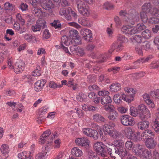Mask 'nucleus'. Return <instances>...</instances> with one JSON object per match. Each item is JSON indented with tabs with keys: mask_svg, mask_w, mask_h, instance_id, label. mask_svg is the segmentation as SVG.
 I'll return each instance as SVG.
<instances>
[{
	"mask_svg": "<svg viewBox=\"0 0 159 159\" xmlns=\"http://www.w3.org/2000/svg\"><path fill=\"white\" fill-rule=\"evenodd\" d=\"M113 147L114 145L113 144H108V146H107L101 142H97L93 145L94 150L102 157H107V152L110 155Z\"/></svg>",
	"mask_w": 159,
	"mask_h": 159,
	"instance_id": "1",
	"label": "nucleus"
},
{
	"mask_svg": "<svg viewBox=\"0 0 159 159\" xmlns=\"http://www.w3.org/2000/svg\"><path fill=\"white\" fill-rule=\"evenodd\" d=\"M119 15L123 16L125 20L132 25H134V22L139 19L138 13L134 10L129 11L128 13H127L125 11L121 10L119 12Z\"/></svg>",
	"mask_w": 159,
	"mask_h": 159,
	"instance_id": "2",
	"label": "nucleus"
},
{
	"mask_svg": "<svg viewBox=\"0 0 159 159\" xmlns=\"http://www.w3.org/2000/svg\"><path fill=\"white\" fill-rule=\"evenodd\" d=\"M126 94H122L123 100L126 102L130 103L134 100V97L135 94V91L132 88L125 87L124 89Z\"/></svg>",
	"mask_w": 159,
	"mask_h": 159,
	"instance_id": "3",
	"label": "nucleus"
},
{
	"mask_svg": "<svg viewBox=\"0 0 159 159\" xmlns=\"http://www.w3.org/2000/svg\"><path fill=\"white\" fill-rule=\"evenodd\" d=\"M137 111L138 112V116L142 120L145 119L147 116H150V112L147 107L144 104H140L138 106Z\"/></svg>",
	"mask_w": 159,
	"mask_h": 159,
	"instance_id": "4",
	"label": "nucleus"
},
{
	"mask_svg": "<svg viewBox=\"0 0 159 159\" xmlns=\"http://www.w3.org/2000/svg\"><path fill=\"white\" fill-rule=\"evenodd\" d=\"M109 92L106 91H100L98 92V95L99 96H102L100 101L102 105L110 103L112 102L111 98L109 96Z\"/></svg>",
	"mask_w": 159,
	"mask_h": 159,
	"instance_id": "5",
	"label": "nucleus"
},
{
	"mask_svg": "<svg viewBox=\"0 0 159 159\" xmlns=\"http://www.w3.org/2000/svg\"><path fill=\"white\" fill-rule=\"evenodd\" d=\"M121 123L125 126H132L135 124L134 118L126 115H123L120 117Z\"/></svg>",
	"mask_w": 159,
	"mask_h": 159,
	"instance_id": "6",
	"label": "nucleus"
},
{
	"mask_svg": "<svg viewBox=\"0 0 159 159\" xmlns=\"http://www.w3.org/2000/svg\"><path fill=\"white\" fill-rule=\"evenodd\" d=\"M46 22L44 21H37L35 25L31 26V29L33 32L40 31L41 29H44L46 27Z\"/></svg>",
	"mask_w": 159,
	"mask_h": 159,
	"instance_id": "7",
	"label": "nucleus"
},
{
	"mask_svg": "<svg viewBox=\"0 0 159 159\" xmlns=\"http://www.w3.org/2000/svg\"><path fill=\"white\" fill-rule=\"evenodd\" d=\"M77 145L82 147H88L89 146L90 141L86 138H79L75 140Z\"/></svg>",
	"mask_w": 159,
	"mask_h": 159,
	"instance_id": "8",
	"label": "nucleus"
},
{
	"mask_svg": "<svg viewBox=\"0 0 159 159\" xmlns=\"http://www.w3.org/2000/svg\"><path fill=\"white\" fill-rule=\"evenodd\" d=\"M25 62L22 60H19L15 64V68L14 71L16 73L21 72L25 69Z\"/></svg>",
	"mask_w": 159,
	"mask_h": 159,
	"instance_id": "9",
	"label": "nucleus"
},
{
	"mask_svg": "<svg viewBox=\"0 0 159 159\" xmlns=\"http://www.w3.org/2000/svg\"><path fill=\"white\" fill-rule=\"evenodd\" d=\"M71 11V8H62L59 11L60 14L64 16L67 20H70L71 18V16L70 15V12Z\"/></svg>",
	"mask_w": 159,
	"mask_h": 159,
	"instance_id": "10",
	"label": "nucleus"
},
{
	"mask_svg": "<svg viewBox=\"0 0 159 159\" xmlns=\"http://www.w3.org/2000/svg\"><path fill=\"white\" fill-rule=\"evenodd\" d=\"M144 101L148 105V107L153 108L155 107V104L153 102L151 99L150 96L147 93H145L143 95Z\"/></svg>",
	"mask_w": 159,
	"mask_h": 159,
	"instance_id": "11",
	"label": "nucleus"
},
{
	"mask_svg": "<svg viewBox=\"0 0 159 159\" xmlns=\"http://www.w3.org/2000/svg\"><path fill=\"white\" fill-rule=\"evenodd\" d=\"M121 30L123 33L125 34L132 35L135 33V30L134 28L129 25L123 26L121 29Z\"/></svg>",
	"mask_w": 159,
	"mask_h": 159,
	"instance_id": "12",
	"label": "nucleus"
},
{
	"mask_svg": "<svg viewBox=\"0 0 159 159\" xmlns=\"http://www.w3.org/2000/svg\"><path fill=\"white\" fill-rule=\"evenodd\" d=\"M51 133V131L49 130L44 132L39 139V143L42 144H44L45 142L47 140L48 137Z\"/></svg>",
	"mask_w": 159,
	"mask_h": 159,
	"instance_id": "13",
	"label": "nucleus"
},
{
	"mask_svg": "<svg viewBox=\"0 0 159 159\" xmlns=\"http://www.w3.org/2000/svg\"><path fill=\"white\" fill-rule=\"evenodd\" d=\"M50 149V147L47 146L45 148L44 151L39 152L36 156V159H44L47 156V152L49 151Z\"/></svg>",
	"mask_w": 159,
	"mask_h": 159,
	"instance_id": "14",
	"label": "nucleus"
},
{
	"mask_svg": "<svg viewBox=\"0 0 159 159\" xmlns=\"http://www.w3.org/2000/svg\"><path fill=\"white\" fill-rule=\"evenodd\" d=\"M45 84V82L43 80H38L34 84L35 90L36 92L41 91Z\"/></svg>",
	"mask_w": 159,
	"mask_h": 159,
	"instance_id": "15",
	"label": "nucleus"
},
{
	"mask_svg": "<svg viewBox=\"0 0 159 159\" xmlns=\"http://www.w3.org/2000/svg\"><path fill=\"white\" fill-rule=\"evenodd\" d=\"M146 139L147 140L145 144L147 148L150 149L155 148L157 144V143L155 142L153 138Z\"/></svg>",
	"mask_w": 159,
	"mask_h": 159,
	"instance_id": "16",
	"label": "nucleus"
},
{
	"mask_svg": "<svg viewBox=\"0 0 159 159\" xmlns=\"http://www.w3.org/2000/svg\"><path fill=\"white\" fill-rule=\"evenodd\" d=\"M154 136V133L151 130H146L141 135V136L144 140L146 139L153 138Z\"/></svg>",
	"mask_w": 159,
	"mask_h": 159,
	"instance_id": "17",
	"label": "nucleus"
},
{
	"mask_svg": "<svg viewBox=\"0 0 159 159\" xmlns=\"http://www.w3.org/2000/svg\"><path fill=\"white\" fill-rule=\"evenodd\" d=\"M93 120L97 122H102L104 123L107 122L106 119L101 114L98 113L93 115Z\"/></svg>",
	"mask_w": 159,
	"mask_h": 159,
	"instance_id": "18",
	"label": "nucleus"
},
{
	"mask_svg": "<svg viewBox=\"0 0 159 159\" xmlns=\"http://www.w3.org/2000/svg\"><path fill=\"white\" fill-rule=\"evenodd\" d=\"M71 154L74 156L80 157L83 155V152L78 148L74 147L71 150Z\"/></svg>",
	"mask_w": 159,
	"mask_h": 159,
	"instance_id": "19",
	"label": "nucleus"
},
{
	"mask_svg": "<svg viewBox=\"0 0 159 159\" xmlns=\"http://www.w3.org/2000/svg\"><path fill=\"white\" fill-rule=\"evenodd\" d=\"M110 88L111 92H115L119 91L121 88L120 84L117 83L111 84Z\"/></svg>",
	"mask_w": 159,
	"mask_h": 159,
	"instance_id": "20",
	"label": "nucleus"
},
{
	"mask_svg": "<svg viewBox=\"0 0 159 159\" xmlns=\"http://www.w3.org/2000/svg\"><path fill=\"white\" fill-rule=\"evenodd\" d=\"M149 124V122L148 121L140 122L138 124V128L139 129L143 130L148 128Z\"/></svg>",
	"mask_w": 159,
	"mask_h": 159,
	"instance_id": "21",
	"label": "nucleus"
},
{
	"mask_svg": "<svg viewBox=\"0 0 159 159\" xmlns=\"http://www.w3.org/2000/svg\"><path fill=\"white\" fill-rule=\"evenodd\" d=\"M79 21V23L85 26L89 27L91 26L93 24L92 22L88 19L84 18Z\"/></svg>",
	"mask_w": 159,
	"mask_h": 159,
	"instance_id": "22",
	"label": "nucleus"
},
{
	"mask_svg": "<svg viewBox=\"0 0 159 159\" xmlns=\"http://www.w3.org/2000/svg\"><path fill=\"white\" fill-rule=\"evenodd\" d=\"M78 11L80 13L85 16H88L90 14L89 8L87 6Z\"/></svg>",
	"mask_w": 159,
	"mask_h": 159,
	"instance_id": "23",
	"label": "nucleus"
},
{
	"mask_svg": "<svg viewBox=\"0 0 159 159\" xmlns=\"http://www.w3.org/2000/svg\"><path fill=\"white\" fill-rule=\"evenodd\" d=\"M130 40L133 43H140L143 40L142 36L140 35H135L130 38Z\"/></svg>",
	"mask_w": 159,
	"mask_h": 159,
	"instance_id": "24",
	"label": "nucleus"
},
{
	"mask_svg": "<svg viewBox=\"0 0 159 159\" xmlns=\"http://www.w3.org/2000/svg\"><path fill=\"white\" fill-rule=\"evenodd\" d=\"M115 148L116 149L118 155H121L124 157L127 154L126 150L124 148V147Z\"/></svg>",
	"mask_w": 159,
	"mask_h": 159,
	"instance_id": "25",
	"label": "nucleus"
},
{
	"mask_svg": "<svg viewBox=\"0 0 159 159\" xmlns=\"http://www.w3.org/2000/svg\"><path fill=\"white\" fill-rule=\"evenodd\" d=\"M146 26L142 23L138 24L136 27L134 29L135 30V33L138 32L146 28Z\"/></svg>",
	"mask_w": 159,
	"mask_h": 159,
	"instance_id": "26",
	"label": "nucleus"
},
{
	"mask_svg": "<svg viewBox=\"0 0 159 159\" xmlns=\"http://www.w3.org/2000/svg\"><path fill=\"white\" fill-rule=\"evenodd\" d=\"M0 150L1 153H5V155L8 154L9 151V146L6 144H2Z\"/></svg>",
	"mask_w": 159,
	"mask_h": 159,
	"instance_id": "27",
	"label": "nucleus"
},
{
	"mask_svg": "<svg viewBox=\"0 0 159 159\" xmlns=\"http://www.w3.org/2000/svg\"><path fill=\"white\" fill-rule=\"evenodd\" d=\"M4 8L5 10H10L12 12H14L15 10L14 6L8 2H6L4 4Z\"/></svg>",
	"mask_w": 159,
	"mask_h": 159,
	"instance_id": "28",
	"label": "nucleus"
},
{
	"mask_svg": "<svg viewBox=\"0 0 159 159\" xmlns=\"http://www.w3.org/2000/svg\"><path fill=\"white\" fill-rule=\"evenodd\" d=\"M111 112L108 116L109 119L111 120H114L117 119L118 116V112L114 110Z\"/></svg>",
	"mask_w": 159,
	"mask_h": 159,
	"instance_id": "29",
	"label": "nucleus"
},
{
	"mask_svg": "<svg viewBox=\"0 0 159 159\" xmlns=\"http://www.w3.org/2000/svg\"><path fill=\"white\" fill-rule=\"evenodd\" d=\"M143 158L148 159L150 158L152 156L151 151L148 149H145L143 152Z\"/></svg>",
	"mask_w": 159,
	"mask_h": 159,
	"instance_id": "30",
	"label": "nucleus"
},
{
	"mask_svg": "<svg viewBox=\"0 0 159 159\" xmlns=\"http://www.w3.org/2000/svg\"><path fill=\"white\" fill-rule=\"evenodd\" d=\"M32 11L33 13L39 18L41 16L42 14V11L37 7H33L32 8Z\"/></svg>",
	"mask_w": 159,
	"mask_h": 159,
	"instance_id": "31",
	"label": "nucleus"
},
{
	"mask_svg": "<svg viewBox=\"0 0 159 159\" xmlns=\"http://www.w3.org/2000/svg\"><path fill=\"white\" fill-rule=\"evenodd\" d=\"M114 128L112 126L108 124H105L103 128L104 132H106L108 134L114 129Z\"/></svg>",
	"mask_w": 159,
	"mask_h": 159,
	"instance_id": "32",
	"label": "nucleus"
},
{
	"mask_svg": "<svg viewBox=\"0 0 159 159\" xmlns=\"http://www.w3.org/2000/svg\"><path fill=\"white\" fill-rule=\"evenodd\" d=\"M61 46H64V45L68 46L70 44L68 38L66 36L64 35L61 37Z\"/></svg>",
	"mask_w": 159,
	"mask_h": 159,
	"instance_id": "33",
	"label": "nucleus"
},
{
	"mask_svg": "<svg viewBox=\"0 0 159 159\" xmlns=\"http://www.w3.org/2000/svg\"><path fill=\"white\" fill-rule=\"evenodd\" d=\"M30 152H24L19 153L18 154V157L20 159H26L30 156Z\"/></svg>",
	"mask_w": 159,
	"mask_h": 159,
	"instance_id": "34",
	"label": "nucleus"
},
{
	"mask_svg": "<svg viewBox=\"0 0 159 159\" xmlns=\"http://www.w3.org/2000/svg\"><path fill=\"white\" fill-rule=\"evenodd\" d=\"M104 109L107 111L111 112L113 111L114 109V107L113 105L110 103H108L103 105Z\"/></svg>",
	"mask_w": 159,
	"mask_h": 159,
	"instance_id": "35",
	"label": "nucleus"
},
{
	"mask_svg": "<svg viewBox=\"0 0 159 159\" xmlns=\"http://www.w3.org/2000/svg\"><path fill=\"white\" fill-rule=\"evenodd\" d=\"M89 136L92 137L93 139L95 140L98 139V134L97 130L94 129L91 130Z\"/></svg>",
	"mask_w": 159,
	"mask_h": 159,
	"instance_id": "36",
	"label": "nucleus"
},
{
	"mask_svg": "<svg viewBox=\"0 0 159 159\" xmlns=\"http://www.w3.org/2000/svg\"><path fill=\"white\" fill-rule=\"evenodd\" d=\"M151 35V31L148 29L145 30L142 32L143 36L146 39H149Z\"/></svg>",
	"mask_w": 159,
	"mask_h": 159,
	"instance_id": "37",
	"label": "nucleus"
},
{
	"mask_svg": "<svg viewBox=\"0 0 159 159\" xmlns=\"http://www.w3.org/2000/svg\"><path fill=\"white\" fill-rule=\"evenodd\" d=\"M88 156L89 159H100L97 154L92 151L88 152Z\"/></svg>",
	"mask_w": 159,
	"mask_h": 159,
	"instance_id": "38",
	"label": "nucleus"
},
{
	"mask_svg": "<svg viewBox=\"0 0 159 159\" xmlns=\"http://www.w3.org/2000/svg\"><path fill=\"white\" fill-rule=\"evenodd\" d=\"M114 144L115 148L123 147L124 145V143L121 140H116L114 141Z\"/></svg>",
	"mask_w": 159,
	"mask_h": 159,
	"instance_id": "39",
	"label": "nucleus"
},
{
	"mask_svg": "<svg viewBox=\"0 0 159 159\" xmlns=\"http://www.w3.org/2000/svg\"><path fill=\"white\" fill-rule=\"evenodd\" d=\"M123 100V98L122 97V94L121 96H120L119 94H116L114 95L113 97V100L116 103L119 104L121 102V99Z\"/></svg>",
	"mask_w": 159,
	"mask_h": 159,
	"instance_id": "40",
	"label": "nucleus"
},
{
	"mask_svg": "<svg viewBox=\"0 0 159 159\" xmlns=\"http://www.w3.org/2000/svg\"><path fill=\"white\" fill-rule=\"evenodd\" d=\"M146 12L145 11L143 10L140 13V16L141 19L142 21L146 23L147 22L148 20V17L146 15Z\"/></svg>",
	"mask_w": 159,
	"mask_h": 159,
	"instance_id": "41",
	"label": "nucleus"
},
{
	"mask_svg": "<svg viewBox=\"0 0 159 159\" xmlns=\"http://www.w3.org/2000/svg\"><path fill=\"white\" fill-rule=\"evenodd\" d=\"M67 85L69 87H72V89L73 90H75L76 89L77 84H74L73 80H70L67 83Z\"/></svg>",
	"mask_w": 159,
	"mask_h": 159,
	"instance_id": "42",
	"label": "nucleus"
},
{
	"mask_svg": "<svg viewBox=\"0 0 159 159\" xmlns=\"http://www.w3.org/2000/svg\"><path fill=\"white\" fill-rule=\"evenodd\" d=\"M76 3L78 11L86 6L85 3L81 0H77L76 1Z\"/></svg>",
	"mask_w": 159,
	"mask_h": 159,
	"instance_id": "43",
	"label": "nucleus"
},
{
	"mask_svg": "<svg viewBox=\"0 0 159 159\" xmlns=\"http://www.w3.org/2000/svg\"><path fill=\"white\" fill-rule=\"evenodd\" d=\"M87 96L83 93H80L76 97L77 100L80 102L83 101L86 98Z\"/></svg>",
	"mask_w": 159,
	"mask_h": 159,
	"instance_id": "44",
	"label": "nucleus"
},
{
	"mask_svg": "<svg viewBox=\"0 0 159 159\" xmlns=\"http://www.w3.org/2000/svg\"><path fill=\"white\" fill-rule=\"evenodd\" d=\"M109 135L113 138H116L119 136L120 134L119 132L114 128V129L109 133Z\"/></svg>",
	"mask_w": 159,
	"mask_h": 159,
	"instance_id": "45",
	"label": "nucleus"
},
{
	"mask_svg": "<svg viewBox=\"0 0 159 159\" xmlns=\"http://www.w3.org/2000/svg\"><path fill=\"white\" fill-rule=\"evenodd\" d=\"M151 8V4L150 3H145L142 7V10L145 11L146 12L150 11Z\"/></svg>",
	"mask_w": 159,
	"mask_h": 159,
	"instance_id": "46",
	"label": "nucleus"
},
{
	"mask_svg": "<svg viewBox=\"0 0 159 159\" xmlns=\"http://www.w3.org/2000/svg\"><path fill=\"white\" fill-rule=\"evenodd\" d=\"M142 49L146 51H148L150 49V44L149 42L147 41H145L142 46Z\"/></svg>",
	"mask_w": 159,
	"mask_h": 159,
	"instance_id": "47",
	"label": "nucleus"
},
{
	"mask_svg": "<svg viewBox=\"0 0 159 159\" xmlns=\"http://www.w3.org/2000/svg\"><path fill=\"white\" fill-rule=\"evenodd\" d=\"M40 67L38 66L35 70L32 73V75L34 76H38L41 75V71L40 70Z\"/></svg>",
	"mask_w": 159,
	"mask_h": 159,
	"instance_id": "48",
	"label": "nucleus"
},
{
	"mask_svg": "<svg viewBox=\"0 0 159 159\" xmlns=\"http://www.w3.org/2000/svg\"><path fill=\"white\" fill-rule=\"evenodd\" d=\"M51 24L52 26L54 27L56 29L59 28L61 26V24L58 20H54V21Z\"/></svg>",
	"mask_w": 159,
	"mask_h": 159,
	"instance_id": "49",
	"label": "nucleus"
},
{
	"mask_svg": "<svg viewBox=\"0 0 159 159\" xmlns=\"http://www.w3.org/2000/svg\"><path fill=\"white\" fill-rule=\"evenodd\" d=\"M69 36L72 38V39L77 37L78 35V33L77 30H71L69 33Z\"/></svg>",
	"mask_w": 159,
	"mask_h": 159,
	"instance_id": "50",
	"label": "nucleus"
},
{
	"mask_svg": "<svg viewBox=\"0 0 159 159\" xmlns=\"http://www.w3.org/2000/svg\"><path fill=\"white\" fill-rule=\"evenodd\" d=\"M130 114L132 116L135 117L137 116H138V112L137 111V108L136 111H135V108L133 107H130Z\"/></svg>",
	"mask_w": 159,
	"mask_h": 159,
	"instance_id": "51",
	"label": "nucleus"
},
{
	"mask_svg": "<svg viewBox=\"0 0 159 159\" xmlns=\"http://www.w3.org/2000/svg\"><path fill=\"white\" fill-rule=\"evenodd\" d=\"M88 89L90 91L93 92L98 91L100 89L99 87L96 84L91 85L88 87Z\"/></svg>",
	"mask_w": 159,
	"mask_h": 159,
	"instance_id": "52",
	"label": "nucleus"
},
{
	"mask_svg": "<svg viewBox=\"0 0 159 159\" xmlns=\"http://www.w3.org/2000/svg\"><path fill=\"white\" fill-rule=\"evenodd\" d=\"M118 43V41H116L112 44L111 46V49L109 51V52L111 53L116 49Z\"/></svg>",
	"mask_w": 159,
	"mask_h": 159,
	"instance_id": "53",
	"label": "nucleus"
},
{
	"mask_svg": "<svg viewBox=\"0 0 159 159\" xmlns=\"http://www.w3.org/2000/svg\"><path fill=\"white\" fill-rule=\"evenodd\" d=\"M117 40L120 41L123 43H126L128 40L127 38H125V36L119 34L117 36Z\"/></svg>",
	"mask_w": 159,
	"mask_h": 159,
	"instance_id": "54",
	"label": "nucleus"
},
{
	"mask_svg": "<svg viewBox=\"0 0 159 159\" xmlns=\"http://www.w3.org/2000/svg\"><path fill=\"white\" fill-rule=\"evenodd\" d=\"M150 13L153 15L159 16V10L156 8H154L152 9H151L150 11Z\"/></svg>",
	"mask_w": 159,
	"mask_h": 159,
	"instance_id": "55",
	"label": "nucleus"
},
{
	"mask_svg": "<svg viewBox=\"0 0 159 159\" xmlns=\"http://www.w3.org/2000/svg\"><path fill=\"white\" fill-rule=\"evenodd\" d=\"M51 36L49 30L47 29H45L43 32V39H47L49 38Z\"/></svg>",
	"mask_w": 159,
	"mask_h": 159,
	"instance_id": "56",
	"label": "nucleus"
},
{
	"mask_svg": "<svg viewBox=\"0 0 159 159\" xmlns=\"http://www.w3.org/2000/svg\"><path fill=\"white\" fill-rule=\"evenodd\" d=\"M16 17L17 19L19 20L21 25H25V20L22 18L21 15L20 14H17L16 15Z\"/></svg>",
	"mask_w": 159,
	"mask_h": 159,
	"instance_id": "57",
	"label": "nucleus"
},
{
	"mask_svg": "<svg viewBox=\"0 0 159 159\" xmlns=\"http://www.w3.org/2000/svg\"><path fill=\"white\" fill-rule=\"evenodd\" d=\"M126 148L129 150L132 149L134 148V143L131 141H128L125 143Z\"/></svg>",
	"mask_w": 159,
	"mask_h": 159,
	"instance_id": "58",
	"label": "nucleus"
},
{
	"mask_svg": "<svg viewBox=\"0 0 159 159\" xmlns=\"http://www.w3.org/2000/svg\"><path fill=\"white\" fill-rule=\"evenodd\" d=\"M28 5L26 3H21L20 5L19 8L22 11H26L28 10Z\"/></svg>",
	"mask_w": 159,
	"mask_h": 159,
	"instance_id": "59",
	"label": "nucleus"
},
{
	"mask_svg": "<svg viewBox=\"0 0 159 159\" xmlns=\"http://www.w3.org/2000/svg\"><path fill=\"white\" fill-rule=\"evenodd\" d=\"M85 52L83 48H80L79 47L78 48L77 50V53L76 54L80 56H83L85 55Z\"/></svg>",
	"mask_w": 159,
	"mask_h": 159,
	"instance_id": "60",
	"label": "nucleus"
},
{
	"mask_svg": "<svg viewBox=\"0 0 159 159\" xmlns=\"http://www.w3.org/2000/svg\"><path fill=\"white\" fill-rule=\"evenodd\" d=\"M24 37V38L28 42H31L33 39L32 35L29 34H25Z\"/></svg>",
	"mask_w": 159,
	"mask_h": 159,
	"instance_id": "61",
	"label": "nucleus"
},
{
	"mask_svg": "<svg viewBox=\"0 0 159 159\" xmlns=\"http://www.w3.org/2000/svg\"><path fill=\"white\" fill-rule=\"evenodd\" d=\"M149 21L152 24H159V19L157 17H152L149 19Z\"/></svg>",
	"mask_w": 159,
	"mask_h": 159,
	"instance_id": "62",
	"label": "nucleus"
},
{
	"mask_svg": "<svg viewBox=\"0 0 159 159\" xmlns=\"http://www.w3.org/2000/svg\"><path fill=\"white\" fill-rule=\"evenodd\" d=\"M113 7V5L108 2H106L104 3L103 8L107 10H111Z\"/></svg>",
	"mask_w": 159,
	"mask_h": 159,
	"instance_id": "63",
	"label": "nucleus"
},
{
	"mask_svg": "<svg viewBox=\"0 0 159 159\" xmlns=\"http://www.w3.org/2000/svg\"><path fill=\"white\" fill-rule=\"evenodd\" d=\"M114 21L116 26L118 27L121 25V20L118 16H116L115 17Z\"/></svg>",
	"mask_w": 159,
	"mask_h": 159,
	"instance_id": "64",
	"label": "nucleus"
}]
</instances>
